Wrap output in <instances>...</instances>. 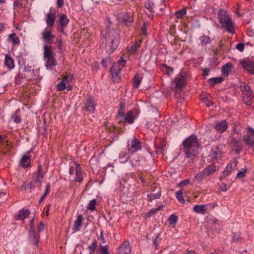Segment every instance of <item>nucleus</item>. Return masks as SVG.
Listing matches in <instances>:
<instances>
[{
	"instance_id": "40",
	"label": "nucleus",
	"mask_w": 254,
	"mask_h": 254,
	"mask_svg": "<svg viewBox=\"0 0 254 254\" xmlns=\"http://www.w3.org/2000/svg\"><path fill=\"white\" fill-rule=\"evenodd\" d=\"M233 171L232 169L227 166L225 168L224 171L222 172L221 175L220 177V179L222 180L224 179L227 175L230 174L231 172Z\"/></svg>"
},
{
	"instance_id": "60",
	"label": "nucleus",
	"mask_w": 254,
	"mask_h": 254,
	"mask_svg": "<svg viewBox=\"0 0 254 254\" xmlns=\"http://www.w3.org/2000/svg\"><path fill=\"white\" fill-rule=\"evenodd\" d=\"M165 8V5L163 4V1L161 0L160 3L159 4V8H158V13L159 12H161L164 10Z\"/></svg>"
},
{
	"instance_id": "50",
	"label": "nucleus",
	"mask_w": 254,
	"mask_h": 254,
	"mask_svg": "<svg viewBox=\"0 0 254 254\" xmlns=\"http://www.w3.org/2000/svg\"><path fill=\"white\" fill-rule=\"evenodd\" d=\"M211 98V96L210 95H208L206 97L202 98L201 100L203 102L205 103L206 104V105L207 107H210L212 105V103L210 102L209 101V99Z\"/></svg>"
},
{
	"instance_id": "34",
	"label": "nucleus",
	"mask_w": 254,
	"mask_h": 254,
	"mask_svg": "<svg viewBox=\"0 0 254 254\" xmlns=\"http://www.w3.org/2000/svg\"><path fill=\"white\" fill-rule=\"evenodd\" d=\"M224 80V78L221 77L211 78L208 80V83L210 85H214L216 84L221 83Z\"/></svg>"
},
{
	"instance_id": "3",
	"label": "nucleus",
	"mask_w": 254,
	"mask_h": 254,
	"mask_svg": "<svg viewBox=\"0 0 254 254\" xmlns=\"http://www.w3.org/2000/svg\"><path fill=\"white\" fill-rule=\"evenodd\" d=\"M218 18L222 29L230 34H233L235 33V30L233 22L226 9L221 8L218 10Z\"/></svg>"
},
{
	"instance_id": "7",
	"label": "nucleus",
	"mask_w": 254,
	"mask_h": 254,
	"mask_svg": "<svg viewBox=\"0 0 254 254\" xmlns=\"http://www.w3.org/2000/svg\"><path fill=\"white\" fill-rule=\"evenodd\" d=\"M245 91L243 92V101L247 106H251L254 97L253 92L250 90V86L245 87Z\"/></svg>"
},
{
	"instance_id": "26",
	"label": "nucleus",
	"mask_w": 254,
	"mask_h": 254,
	"mask_svg": "<svg viewBox=\"0 0 254 254\" xmlns=\"http://www.w3.org/2000/svg\"><path fill=\"white\" fill-rule=\"evenodd\" d=\"M205 206V205H195L193 207V210L197 213L204 214L206 211Z\"/></svg>"
},
{
	"instance_id": "36",
	"label": "nucleus",
	"mask_w": 254,
	"mask_h": 254,
	"mask_svg": "<svg viewBox=\"0 0 254 254\" xmlns=\"http://www.w3.org/2000/svg\"><path fill=\"white\" fill-rule=\"evenodd\" d=\"M142 77L138 75H136L133 78V86L135 88H138L141 82Z\"/></svg>"
},
{
	"instance_id": "18",
	"label": "nucleus",
	"mask_w": 254,
	"mask_h": 254,
	"mask_svg": "<svg viewBox=\"0 0 254 254\" xmlns=\"http://www.w3.org/2000/svg\"><path fill=\"white\" fill-rule=\"evenodd\" d=\"M56 16L55 13H49L46 15V22L48 26L52 27L54 24Z\"/></svg>"
},
{
	"instance_id": "2",
	"label": "nucleus",
	"mask_w": 254,
	"mask_h": 254,
	"mask_svg": "<svg viewBox=\"0 0 254 254\" xmlns=\"http://www.w3.org/2000/svg\"><path fill=\"white\" fill-rule=\"evenodd\" d=\"M184 151L187 158H194L197 154L199 144L197 136L192 134L183 142Z\"/></svg>"
},
{
	"instance_id": "41",
	"label": "nucleus",
	"mask_w": 254,
	"mask_h": 254,
	"mask_svg": "<svg viewBox=\"0 0 254 254\" xmlns=\"http://www.w3.org/2000/svg\"><path fill=\"white\" fill-rule=\"evenodd\" d=\"M186 12L187 8L185 7L180 10L176 11L175 13V15L178 18H181L186 14Z\"/></svg>"
},
{
	"instance_id": "54",
	"label": "nucleus",
	"mask_w": 254,
	"mask_h": 254,
	"mask_svg": "<svg viewBox=\"0 0 254 254\" xmlns=\"http://www.w3.org/2000/svg\"><path fill=\"white\" fill-rule=\"evenodd\" d=\"M216 148L217 149V151L213 152L212 154V157L215 158L218 157L221 153V151L219 150L218 146H216Z\"/></svg>"
},
{
	"instance_id": "9",
	"label": "nucleus",
	"mask_w": 254,
	"mask_h": 254,
	"mask_svg": "<svg viewBox=\"0 0 254 254\" xmlns=\"http://www.w3.org/2000/svg\"><path fill=\"white\" fill-rule=\"evenodd\" d=\"M175 92L180 94V91L185 84V77L182 74H179L175 79Z\"/></svg>"
},
{
	"instance_id": "23",
	"label": "nucleus",
	"mask_w": 254,
	"mask_h": 254,
	"mask_svg": "<svg viewBox=\"0 0 254 254\" xmlns=\"http://www.w3.org/2000/svg\"><path fill=\"white\" fill-rule=\"evenodd\" d=\"M20 165L24 168H27L30 166V158L28 155H24L20 161Z\"/></svg>"
},
{
	"instance_id": "20",
	"label": "nucleus",
	"mask_w": 254,
	"mask_h": 254,
	"mask_svg": "<svg viewBox=\"0 0 254 254\" xmlns=\"http://www.w3.org/2000/svg\"><path fill=\"white\" fill-rule=\"evenodd\" d=\"M43 49L44 57L45 59L54 56V52L53 51V48L51 46H48L47 45H44Z\"/></svg>"
},
{
	"instance_id": "30",
	"label": "nucleus",
	"mask_w": 254,
	"mask_h": 254,
	"mask_svg": "<svg viewBox=\"0 0 254 254\" xmlns=\"http://www.w3.org/2000/svg\"><path fill=\"white\" fill-rule=\"evenodd\" d=\"M145 6L151 12H155L156 9V4L153 2L152 1L148 0L147 1H146L145 3Z\"/></svg>"
},
{
	"instance_id": "14",
	"label": "nucleus",
	"mask_w": 254,
	"mask_h": 254,
	"mask_svg": "<svg viewBox=\"0 0 254 254\" xmlns=\"http://www.w3.org/2000/svg\"><path fill=\"white\" fill-rule=\"evenodd\" d=\"M131 253V248L128 241L124 243L119 248V254H130Z\"/></svg>"
},
{
	"instance_id": "21",
	"label": "nucleus",
	"mask_w": 254,
	"mask_h": 254,
	"mask_svg": "<svg viewBox=\"0 0 254 254\" xmlns=\"http://www.w3.org/2000/svg\"><path fill=\"white\" fill-rule=\"evenodd\" d=\"M4 64V65L7 67L9 70L13 68L14 67L13 60L8 55H5Z\"/></svg>"
},
{
	"instance_id": "12",
	"label": "nucleus",
	"mask_w": 254,
	"mask_h": 254,
	"mask_svg": "<svg viewBox=\"0 0 254 254\" xmlns=\"http://www.w3.org/2000/svg\"><path fill=\"white\" fill-rule=\"evenodd\" d=\"M41 35L42 39L46 43L51 44L53 42L55 36L52 34L51 31L48 30L46 28L42 32Z\"/></svg>"
},
{
	"instance_id": "61",
	"label": "nucleus",
	"mask_w": 254,
	"mask_h": 254,
	"mask_svg": "<svg viewBox=\"0 0 254 254\" xmlns=\"http://www.w3.org/2000/svg\"><path fill=\"white\" fill-rule=\"evenodd\" d=\"M220 189L221 191H226L228 190V188L226 184L223 183L220 186Z\"/></svg>"
},
{
	"instance_id": "64",
	"label": "nucleus",
	"mask_w": 254,
	"mask_h": 254,
	"mask_svg": "<svg viewBox=\"0 0 254 254\" xmlns=\"http://www.w3.org/2000/svg\"><path fill=\"white\" fill-rule=\"evenodd\" d=\"M64 4V0H57V5L59 8H61Z\"/></svg>"
},
{
	"instance_id": "62",
	"label": "nucleus",
	"mask_w": 254,
	"mask_h": 254,
	"mask_svg": "<svg viewBox=\"0 0 254 254\" xmlns=\"http://www.w3.org/2000/svg\"><path fill=\"white\" fill-rule=\"evenodd\" d=\"M247 129L249 130V132L250 133L249 135H251V136L254 137V129H253L252 127H249L247 128Z\"/></svg>"
},
{
	"instance_id": "52",
	"label": "nucleus",
	"mask_w": 254,
	"mask_h": 254,
	"mask_svg": "<svg viewBox=\"0 0 254 254\" xmlns=\"http://www.w3.org/2000/svg\"><path fill=\"white\" fill-rule=\"evenodd\" d=\"M242 238L239 234L234 233L233 235L232 240L234 242L241 241Z\"/></svg>"
},
{
	"instance_id": "22",
	"label": "nucleus",
	"mask_w": 254,
	"mask_h": 254,
	"mask_svg": "<svg viewBox=\"0 0 254 254\" xmlns=\"http://www.w3.org/2000/svg\"><path fill=\"white\" fill-rule=\"evenodd\" d=\"M30 214V211L28 209H22L18 211V213L17 215V220H23L25 218L27 217Z\"/></svg>"
},
{
	"instance_id": "33",
	"label": "nucleus",
	"mask_w": 254,
	"mask_h": 254,
	"mask_svg": "<svg viewBox=\"0 0 254 254\" xmlns=\"http://www.w3.org/2000/svg\"><path fill=\"white\" fill-rule=\"evenodd\" d=\"M124 119L126 122H128L129 124H132L134 121V117L133 116V113L131 111L127 112L126 116H125Z\"/></svg>"
},
{
	"instance_id": "49",
	"label": "nucleus",
	"mask_w": 254,
	"mask_h": 254,
	"mask_svg": "<svg viewBox=\"0 0 254 254\" xmlns=\"http://www.w3.org/2000/svg\"><path fill=\"white\" fill-rule=\"evenodd\" d=\"M73 79V76L71 74H67L65 76L63 77L62 79L66 83H68L71 82Z\"/></svg>"
},
{
	"instance_id": "10",
	"label": "nucleus",
	"mask_w": 254,
	"mask_h": 254,
	"mask_svg": "<svg viewBox=\"0 0 254 254\" xmlns=\"http://www.w3.org/2000/svg\"><path fill=\"white\" fill-rule=\"evenodd\" d=\"M85 106V109L90 113H93L95 111L96 104L92 96H88L86 97Z\"/></svg>"
},
{
	"instance_id": "16",
	"label": "nucleus",
	"mask_w": 254,
	"mask_h": 254,
	"mask_svg": "<svg viewBox=\"0 0 254 254\" xmlns=\"http://www.w3.org/2000/svg\"><path fill=\"white\" fill-rule=\"evenodd\" d=\"M42 166L41 164H38L37 167V175L36 179L34 180V183L38 184V186L40 187L41 186V182L44 178V174L42 172Z\"/></svg>"
},
{
	"instance_id": "15",
	"label": "nucleus",
	"mask_w": 254,
	"mask_h": 254,
	"mask_svg": "<svg viewBox=\"0 0 254 254\" xmlns=\"http://www.w3.org/2000/svg\"><path fill=\"white\" fill-rule=\"evenodd\" d=\"M228 127L227 122L225 120L222 121L221 122L217 123L214 128L216 130L220 133H223L225 131Z\"/></svg>"
},
{
	"instance_id": "39",
	"label": "nucleus",
	"mask_w": 254,
	"mask_h": 254,
	"mask_svg": "<svg viewBox=\"0 0 254 254\" xmlns=\"http://www.w3.org/2000/svg\"><path fill=\"white\" fill-rule=\"evenodd\" d=\"M60 22L61 26L64 27L66 26L69 22V19L65 16V15L64 14L60 17Z\"/></svg>"
},
{
	"instance_id": "32",
	"label": "nucleus",
	"mask_w": 254,
	"mask_h": 254,
	"mask_svg": "<svg viewBox=\"0 0 254 254\" xmlns=\"http://www.w3.org/2000/svg\"><path fill=\"white\" fill-rule=\"evenodd\" d=\"M97 247V242L94 240L93 242L87 247L89 251V254H95V251Z\"/></svg>"
},
{
	"instance_id": "4",
	"label": "nucleus",
	"mask_w": 254,
	"mask_h": 254,
	"mask_svg": "<svg viewBox=\"0 0 254 254\" xmlns=\"http://www.w3.org/2000/svg\"><path fill=\"white\" fill-rule=\"evenodd\" d=\"M126 60L123 57L117 62L114 63L110 68L111 74L114 82L118 81L120 79L119 73L123 67L126 65Z\"/></svg>"
},
{
	"instance_id": "6",
	"label": "nucleus",
	"mask_w": 254,
	"mask_h": 254,
	"mask_svg": "<svg viewBox=\"0 0 254 254\" xmlns=\"http://www.w3.org/2000/svg\"><path fill=\"white\" fill-rule=\"evenodd\" d=\"M241 134H238V137H233L231 140V146L232 150L235 151L236 153L239 154L243 149V145L241 143Z\"/></svg>"
},
{
	"instance_id": "1",
	"label": "nucleus",
	"mask_w": 254,
	"mask_h": 254,
	"mask_svg": "<svg viewBox=\"0 0 254 254\" xmlns=\"http://www.w3.org/2000/svg\"><path fill=\"white\" fill-rule=\"evenodd\" d=\"M102 35V44H105V48L108 54H112L117 50L120 43L119 29L117 27H111V22H109L107 24L106 31Z\"/></svg>"
},
{
	"instance_id": "8",
	"label": "nucleus",
	"mask_w": 254,
	"mask_h": 254,
	"mask_svg": "<svg viewBox=\"0 0 254 254\" xmlns=\"http://www.w3.org/2000/svg\"><path fill=\"white\" fill-rule=\"evenodd\" d=\"M33 225V219L31 220L30 230L29 231V238L30 242L34 245H37L39 241L40 236L39 234L34 230Z\"/></svg>"
},
{
	"instance_id": "57",
	"label": "nucleus",
	"mask_w": 254,
	"mask_h": 254,
	"mask_svg": "<svg viewBox=\"0 0 254 254\" xmlns=\"http://www.w3.org/2000/svg\"><path fill=\"white\" fill-rule=\"evenodd\" d=\"M155 149L156 153L157 154H161L163 153L165 150V149H163L162 147H159L158 146H156Z\"/></svg>"
},
{
	"instance_id": "63",
	"label": "nucleus",
	"mask_w": 254,
	"mask_h": 254,
	"mask_svg": "<svg viewBox=\"0 0 254 254\" xmlns=\"http://www.w3.org/2000/svg\"><path fill=\"white\" fill-rule=\"evenodd\" d=\"M210 72V69L208 68H206L203 70V75L204 77L207 76L208 75L209 73Z\"/></svg>"
},
{
	"instance_id": "17",
	"label": "nucleus",
	"mask_w": 254,
	"mask_h": 254,
	"mask_svg": "<svg viewBox=\"0 0 254 254\" xmlns=\"http://www.w3.org/2000/svg\"><path fill=\"white\" fill-rule=\"evenodd\" d=\"M76 166V179L75 182L81 183L83 180V174L81 171L80 165L77 163H75Z\"/></svg>"
},
{
	"instance_id": "46",
	"label": "nucleus",
	"mask_w": 254,
	"mask_h": 254,
	"mask_svg": "<svg viewBox=\"0 0 254 254\" xmlns=\"http://www.w3.org/2000/svg\"><path fill=\"white\" fill-rule=\"evenodd\" d=\"M19 112L18 110H16L14 114L12 116V119L13 122L16 124H19L21 122V118L17 115V113Z\"/></svg>"
},
{
	"instance_id": "47",
	"label": "nucleus",
	"mask_w": 254,
	"mask_h": 254,
	"mask_svg": "<svg viewBox=\"0 0 254 254\" xmlns=\"http://www.w3.org/2000/svg\"><path fill=\"white\" fill-rule=\"evenodd\" d=\"M99 253L100 254H109L108 246L100 245L99 247Z\"/></svg>"
},
{
	"instance_id": "29",
	"label": "nucleus",
	"mask_w": 254,
	"mask_h": 254,
	"mask_svg": "<svg viewBox=\"0 0 254 254\" xmlns=\"http://www.w3.org/2000/svg\"><path fill=\"white\" fill-rule=\"evenodd\" d=\"M243 140L246 142V144L249 146H254V137L251 136V135H245L243 136Z\"/></svg>"
},
{
	"instance_id": "35",
	"label": "nucleus",
	"mask_w": 254,
	"mask_h": 254,
	"mask_svg": "<svg viewBox=\"0 0 254 254\" xmlns=\"http://www.w3.org/2000/svg\"><path fill=\"white\" fill-rule=\"evenodd\" d=\"M142 43L141 40H139L138 42L132 45L129 50V52L131 53L132 54L135 53L137 50L140 47Z\"/></svg>"
},
{
	"instance_id": "42",
	"label": "nucleus",
	"mask_w": 254,
	"mask_h": 254,
	"mask_svg": "<svg viewBox=\"0 0 254 254\" xmlns=\"http://www.w3.org/2000/svg\"><path fill=\"white\" fill-rule=\"evenodd\" d=\"M183 194V192L182 190H180L176 193V197L178 199L179 201L181 203H184L185 202Z\"/></svg>"
},
{
	"instance_id": "13",
	"label": "nucleus",
	"mask_w": 254,
	"mask_h": 254,
	"mask_svg": "<svg viewBox=\"0 0 254 254\" xmlns=\"http://www.w3.org/2000/svg\"><path fill=\"white\" fill-rule=\"evenodd\" d=\"M118 17L119 21L124 24L127 25L133 21L132 16L128 13L120 14Z\"/></svg>"
},
{
	"instance_id": "56",
	"label": "nucleus",
	"mask_w": 254,
	"mask_h": 254,
	"mask_svg": "<svg viewBox=\"0 0 254 254\" xmlns=\"http://www.w3.org/2000/svg\"><path fill=\"white\" fill-rule=\"evenodd\" d=\"M163 207L162 205H160L157 208H153L151 210H150L149 212V215L151 216L152 215L155 214L156 212H157L158 210H159L161 207Z\"/></svg>"
},
{
	"instance_id": "37",
	"label": "nucleus",
	"mask_w": 254,
	"mask_h": 254,
	"mask_svg": "<svg viewBox=\"0 0 254 254\" xmlns=\"http://www.w3.org/2000/svg\"><path fill=\"white\" fill-rule=\"evenodd\" d=\"M47 63L46 66H55L57 64L56 60L54 58V56L51 57L50 58H46Z\"/></svg>"
},
{
	"instance_id": "31",
	"label": "nucleus",
	"mask_w": 254,
	"mask_h": 254,
	"mask_svg": "<svg viewBox=\"0 0 254 254\" xmlns=\"http://www.w3.org/2000/svg\"><path fill=\"white\" fill-rule=\"evenodd\" d=\"M207 175L206 174L204 170L203 169L201 172H199L195 175V179L198 182H201L204 179L207 177Z\"/></svg>"
},
{
	"instance_id": "43",
	"label": "nucleus",
	"mask_w": 254,
	"mask_h": 254,
	"mask_svg": "<svg viewBox=\"0 0 254 254\" xmlns=\"http://www.w3.org/2000/svg\"><path fill=\"white\" fill-rule=\"evenodd\" d=\"M35 186L34 185V183L32 182L24 183L21 186V189L26 190L28 189H32Z\"/></svg>"
},
{
	"instance_id": "48",
	"label": "nucleus",
	"mask_w": 254,
	"mask_h": 254,
	"mask_svg": "<svg viewBox=\"0 0 254 254\" xmlns=\"http://www.w3.org/2000/svg\"><path fill=\"white\" fill-rule=\"evenodd\" d=\"M66 83L62 79L57 85V90L58 91H63L66 88Z\"/></svg>"
},
{
	"instance_id": "55",
	"label": "nucleus",
	"mask_w": 254,
	"mask_h": 254,
	"mask_svg": "<svg viewBox=\"0 0 254 254\" xmlns=\"http://www.w3.org/2000/svg\"><path fill=\"white\" fill-rule=\"evenodd\" d=\"M116 121L120 124H122L123 125H125V121L124 117L117 116L116 117Z\"/></svg>"
},
{
	"instance_id": "58",
	"label": "nucleus",
	"mask_w": 254,
	"mask_h": 254,
	"mask_svg": "<svg viewBox=\"0 0 254 254\" xmlns=\"http://www.w3.org/2000/svg\"><path fill=\"white\" fill-rule=\"evenodd\" d=\"M236 49L240 52L244 50V44L243 43H239L236 45Z\"/></svg>"
},
{
	"instance_id": "11",
	"label": "nucleus",
	"mask_w": 254,
	"mask_h": 254,
	"mask_svg": "<svg viewBox=\"0 0 254 254\" xmlns=\"http://www.w3.org/2000/svg\"><path fill=\"white\" fill-rule=\"evenodd\" d=\"M241 64L243 68L247 70L249 73L254 75V62L244 60L241 62Z\"/></svg>"
},
{
	"instance_id": "28",
	"label": "nucleus",
	"mask_w": 254,
	"mask_h": 254,
	"mask_svg": "<svg viewBox=\"0 0 254 254\" xmlns=\"http://www.w3.org/2000/svg\"><path fill=\"white\" fill-rule=\"evenodd\" d=\"M161 70L162 72L168 75H171L173 72V68L165 64H163L160 67Z\"/></svg>"
},
{
	"instance_id": "59",
	"label": "nucleus",
	"mask_w": 254,
	"mask_h": 254,
	"mask_svg": "<svg viewBox=\"0 0 254 254\" xmlns=\"http://www.w3.org/2000/svg\"><path fill=\"white\" fill-rule=\"evenodd\" d=\"M50 184L49 183L47 184L46 187L45 192L44 194V196H46L48 194V193L49 192V190H50Z\"/></svg>"
},
{
	"instance_id": "25",
	"label": "nucleus",
	"mask_w": 254,
	"mask_h": 254,
	"mask_svg": "<svg viewBox=\"0 0 254 254\" xmlns=\"http://www.w3.org/2000/svg\"><path fill=\"white\" fill-rule=\"evenodd\" d=\"M232 67V65L230 63H228L223 65L222 67V74L225 76H227L231 70Z\"/></svg>"
},
{
	"instance_id": "38",
	"label": "nucleus",
	"mask_w": 254,
	"mask_h": 254,
	"mask_svg": "<svg viewBox=\"0 0 254 254\" xmlns=\"http://www.w3.org/2000/svg\"><path fill=\"white\" fill-rule=\"evenodd\" d=\"M97 203V199H93L91 200L88 204L87 208L91 211H93L96 209V204Z\"/></svg>"
},
{
	"instance_id": "19",
	"label": "nucleus",
	"mask_w": 254,
	"mask_h": 254,
	"mask_svg": "<svg viewBox=\"0 0 254 254\" xmlns=\"http://www.w3.org/2000/svg\"><path fill=\"white\" fill-rule=\"evenodd\" d=\"M83 220V216L82 215H78L77 217L76 220L74 222L73 225V232H78L80 230V228L81 226L82 222Z\"/></svg>"
},
{
	"instance_id": "53",
	"label": "nucleus",
	"mask_w": 254,
	"mask_h": 254,
	"mask_svg": "<svg viewBox=\"0 0 254 254\" xmlns=\"http://www.w3.org/2000/svg\"><path fill=\"white\" fill-rule=\"evenodd\" d=\"M247 169L245 168L242 171H239L237 174V178H243L245 176V173L247 171Z\"/></svg>"
},
{
	"instance_id": "5",
	"label": "nucleus",
	"mask_w": 254,
	"mask_h": 254,
	"mask_svg": "<svg viewBox=\"0 0 254 254\" xmlns=\"http://www.w3.org/2000/svg\"><path fill=\"white\" fill-rule=\"evenodd\" d=\"M128 150L131 153L135 152L141 149V142L137 138L133 137L127 142Z\"/></svg>"
},
{
	"instance_id": "24",
	"label": "nucleus",
	"mask_w": 254,
	"mask_h": 254,
	"mask_svg": "<svg viewBox=\"0 0 254 254\" xmlns=\"http://www.w3.org/2000/svg\"><path fill=\"white\" fill-rule=\"evenodd\" d=\"M204 170L208 177L218 170L217 167L214 164L208 165Z\"/></svg>"
},
{
	"instance_id": "27",
	"label": "nucleus",
	"mask_w": 254,
	"mask_h": 254,
	"mask_svg": "<svg viewBox=\"0 0 254 254\" xmlns=\"http://www.w3.org/2000/svg\"><path fill=\"white\" fill-rule=\"evenodd\" d=\"M7 40L9 42H11L13 45L19 44L20 42L19 39L16 36L15 33H12L9 35Z\"/></svg>"
},
{
	"instance_id": "45",
	"label": "nucleus",
	"mask_w": 254,
	"mask_h": 254,
	"mask_svg": "<svg viewBox=\"0 0 254 254\" xmlns=\"http://www.w3.org/2000/svg\"><path fill=\"white\" fill-rule=\"evenodd\" d=\"M160 196H161V191H159L158 192L156 193H150V194L147 195L148 198L150 200L159 198H160Z\"/></svg>"
},
{
	"instance_id": "44",
	"label": "nucleus",
	"mask_w": 254,
	"mask_h": 254,
	"mask_svg": "<svg viewBox=\"0 0 254 254\" xmlns=\"http://www.w3.org/2000/svg\"><path fill=\"white\" fill-rule=\"evenodd\" d=\"M168 221L170 225H175L178 221V216L173 214L169 217Z\"/></svg>"
},
{
	"instance_id": "51",
	"label": "nucleus",
	"mask_w": 254,
	"mask_h": 254,
	"mask_svg": "<svg viewBox=\"0 0 254 254\" xmlns=\"http://www.w3.org/2000/svg\"><path fill=\"white\" fill-rule=\"evenodd\" d=\"M238 162L236 159H234L233 161H231L227 165L229 167L232 169L233 170L235 169L237 166Z\"/></svg>"
}]
</instances>
